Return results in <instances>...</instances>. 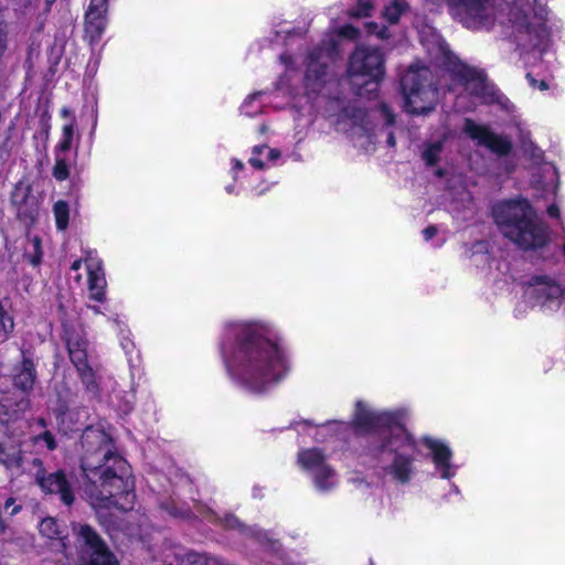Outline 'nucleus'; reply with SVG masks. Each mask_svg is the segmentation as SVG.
<instances>
[{
	"label": "nucleus",
	"mask_w": 565,
	"mask_h": 565,
	"mask_svg": "<svg viewBox=\"0 0 565 565\" xmlns=\"http://www.w3.org/2000/svg\"><path fill=\"white\" fill-rule=\"evenodd\" d=\"M99 520H100L102 524H105L106 516L105 515H99Z\"/></svg>",
	"instance_id": "obj_63"
},
{
	"label": "nucleus",
	"mask_w": 565,
	"mask_h": 565,
	"mask_svg": "<svg viewBox=\"0 0 565 565\" xmlns=\"http://www.w3.org/2000/svg\"><path fill=\"white\" fill-rule=\"evenodd\" d=\"M52 174L57 181H65L70 177V166L65 158L56 157Z\"/></svg>",
	"instance_id": "obj_32"
},
{
	"label": "nucleus",
	"mask_w": 565,
	"mask_h": 565,
	"mask_svg": "<svg viewBox=\"0 0 565 565\" xmlns=\"http://www.w3.org/2000/svg\"><path fill=\"white\" fill-rule=\"evenodd\" d=\"M11 202L17 210V216L25 227H31L38 220L40 213V202L38 196L32 193L30 184L20 181L15 184L11 193Z\"/></svg>",
	"instance_id": "obj_13"
},
{
	"label": "nucleus",
	"mask_w": 565,
	"mask_h": 565,
	"mask_svg": "<svg viewBox=\"0 0 565 565\" xmlns=\"http://www.w3.org/2000/svg\"><path fill=\"white\" fill-rule=\"evenodd\" d=\"M39 438L42 439L46 444V447L50 450H54L56 448L55 438L51 431H49V430L44 431L42 435H40Z\"/></svg>",
	"instance_id": "obj_37"
},
{
	"label": "nucleus",
	"mask_w": 565,
	"mask_h": 565,
	"mask_svg": "<svg viewBox=\"0 0 565 565\" xmlns=\"http://www.w3.org/2000/svg\"><path fill=\"white\" fill-rule=\"evenodd\" d=\"M268 157L270 160H276V159L280 158V151L278 149H270Z\"/></svg>",
	"instance_id": "obj_44"
},
{
	"label": "nucleus",
	"mask_w": 565,
	"mask_h": 565,
	"mask_svg": "<svg viewBox=\"0 0 565 565\" xmlns=\"http://www.w3.org/2000/svg\"><path fill=\"white\" fill-rule=\"evenodd\" d=\"M563 254L565 255V242H564V245H563Z\"/></svg>",
	"instance_id": "obj_64"
},
{
	"label": "nucleus",
	"mask_w": 565,
	"mask_h": 565,
	"mask_svg": "<svg viewBox=\"0 0 565 565\" xmlns=\"http://www.w3.org/2000/svg\"><path fill=\"white\" fill-rule=\"evenodd\" d=\"M263 322L233 323L226 329L222 353L228 373L254 393H263L286 372L282 352Z\"/></svg>",
	"instance_id": "obj_1"
},
{
	"label": "nucleus",
	"mask_w": 565,
	"mask_h": 565,
	"mask_svg": "<svg viewBox=\"0 0 565 565\" xmlns=\"http://www.w3.org/2000/svg\"><path fill=\"white\" fill-rule=\"evenodd\" d=\"M437 61L455 81L467 87L472 96L482 98L487 95L489 85L484 71L462 62L446 43L438 46Z\"/></svg>",
	"instance_id": "obj_7"
},
{
	"label": "nucleus",
	"mask_w": 565,
	"mask_h": 565,
	"mask_svg": "<svg viewBox=\"0 0 565 565\" xmlns=\"http://www.w3.org/2000/svg\"><path fill=\"white\" fill-rule=\"evenodd\" d=\"M21 509H22L21 505H14V508H12L10 514L15 515L17 513H19L21 511Z\"/></svg>",
	"instance_id": "obj_53"
},
{
	"label": "nucleus",
	"mask_w": 565,
	"mask_h": 565,
	"mask_svg": "<svg viewBox=\"0 0 565 565\" xmlns=\"http://www.w3.org/2000/svg\"><path fill=\"white\" fill-rule=\"evenodd\" d=\"M56 227L64 231L68 226L70 206L66 201L60 200L53 206Z\"/></svg>",
	"instance_id": "obj_29"
},
{
	"label": "nucleus",
	"mask_w": 565,
	"mask_h": 565,
	"mask_svg": "<svg viewBox=\"0 0 565 565\" xmlns=\"http://www.w3.org/2000/svg\"><path fill=\"white\" fill-rule=\"evenodd\" d=\"M64 340L66 342L70 360L75 367L88 363V341L82 333L76 332L73 329L66 328L64 330Z\"/></svg>",
	"instance_id": "obj_20"
},
{
	"label": "nucleus",
	"mask_w": 565,
	"mask_h": 565,
	"mask_svg": "<svg viewBox=\"0 0 565 565\" xmlns=\"http://www.w3.org/2000/svg\"><path fill=\"white\" fill-rule=\"evenodd\" d=\"M244 167L243 162L239 160H234V169L235 170H242Z\"/></svg>",
	"instance_id": "obj_51"
},
{
	"label": "nucleus",
	"mask_w": 565,
	"mask_h": 565,
	"mask_svg": "<svg viewBox=\"0 0 565 565\" xmlns=\"http://www.w3.org/2000/svg\"><path fill=\"white\" fill-rule=\"evenodd\" d=\"M398 0H391V9L397 7Z\"/></svg>",
	"instance_id": "obj_61"
},
{
	"label": "nucleus",
	"mask_w": 565,
	"mask_h": 565,
	"mask_svg": "<svg viewBox=\"0 0 565 565\" xmlns=\"http://www.w3.org/2000/svg\"><path fill=\"white\" fill-rule=\"evenodd\" d=\"M14 503H15L14 498H8L6 503H4V508L6 509L14 508V505H15Z\"/></svg>",
	"instance_id": "obj_48"
},
{
	"label": "nucleus",
	"mask_w": 565,
	"mask_h": 565,
	"mask_svg": "<svg viewBox=\"0 0 565 565\" xmlns=\"http://www.w3.org/2000/svg\"><path fill=\"white\" fill-rule=\"evenodd\" d=\"M298 463L312 473L316 487L320 491H328L334 483L330 480L334 476V470L327 465L326 456L319 448L301 450L298 454Z\"/></svg>",
	"instance_id": "obj_12"
},
{
	"label": "nucleus",
	"mask_w": 565,
	"mask_h": 565,
	"mask_svg": "<svg viewBox=\"0 0 565 565\" xmlns=\"http://www.w3.org/2000/svg\"><path fill=\"white\" fill-rule=\"evenodd\" d=\"M39 531L42 536L50 540H58L61 542L60 552L66 557H70L68 544L66 542L67 535L64 534V529L58 524L57 520L51 516L42 519L39 524Z\"/></svg>",
	"instance_id": "obj_25"
},
{
	"label": "nucleus",
	"mask_w": 565,
	"mask_h": 565,
	"mask_svg": "<svg viewBox=\"0 0 565 565\" xmlns=\"http://www.w3.org/2000/svg\"><path fill=\"white\" fill-rule=\"evenodd\" d=\"M409 412L407 408L402 407L391 411V448L398 443H403L408 450L416 448V439L406 427Z\"/></svg>",
	"instance_id": "obj_17"
},
{
	"label": "nucleus",
	"mask_w": 565,
	"mask_h": 565,
	"mask_svg": "<svg viewBox=\"0 0 565 565\" xmlns=\"http://www.w3.org/2000/svg\"><path fill=\"white\" fill-rule=\"evenodd\" d=\"M422 444L429 449L431 460L436 470L439 471L440 477L447 480L452 478L455 476V470L451 465L452 451L449 446L430 436L423 437Z\"/></svg>",
	"instance_id": "obj_15"
},
{
	"label": "nucleus",
	"mask_w": 565,
	"mask_h": 565,
	"mask_svg": "<svg viewBox=\"0 0 565 565\" xmlns=\"http://www.w3.org/2000/svg\"><path fill=\"white\" fill-rule=\"evenodd\" d=\"M521 13H522V20H521L522 23L525 25H529L530 24L529 12L521 10Z\"/></svg>",
	"instance_id": "obj_47"
},
{
	"label": "nucleus",
	"mask_w": 565,
	"mask_h": 565,
	"mask_svg": "<svg viewBox=\"0 0 565 565\" xmlns=\"http://www.w3.org/2000/svg\"><path fill=\"white\" fill-rule=\"evenodd\" d=\"M86 391L96 395L98 393V384L96 382L95 372L88 363L75 367Z\"/></svg>",
	"instance_id": "obj_28"
},
{
	"label": "nucleus",
	"mask_w": 565,
	"mask_h": 565,
	"mask_svg": "<svg viewBox=\"0 0 565 565\" xmlns=\"http://www.w3.org/2000/svg\"><path fill=\"white\" fill-rule=\"evenodd\" d=\"M326 425H340L345 428H352L359 435L379 434L388 427V414L385 412H375L367 407L362 401H358L351 422L339 423L332 420L328 422Z\"/></svg>",
	"instance_id": "obj_10"
},
{
	"label": "nucleus",
	"mask_w": 565,
	"mask_h": 565,
	"mask_svg": "<svg viewBox=\"0 0 565 565\" xmlns=\"http://www.w3.org/2000/svg\"><path fill=\"white\" fill-rule=\"evenodd\" d=\"M390 118H391V126H392L395 122V115L392 111H391Z\"/></svg>",
	"instance_id": "obj_62"
},
{
	"label": "nucleus",
	"mask_w": 565,
	"mask_h": 565,
	"mask_svg": "<svg viewBox=\"0 0 565 565\" xmlns=\"http://www.w3.org/2000/svg\"><path fill=\"white\" fill-rule=\"evenodd\" d=\"M4 50H6L4 32L0 28V55L4 52Z\"/></svg>",
	"instance_id": "obj_43"
},
{
	"label": "nucleus",
	"mask_w": 565,
	"mask_h": 565,
	"mask_svg": "<svg viewBox=\"0 0 565 565\" xmlns=\"http://www.w3.org/2000/svg\"><path fill=\"white\" fill-rule=\"evenodd\" d=\"M73 531L76 536V565H119L116 555L90 525L74 524Z\"/></svg>",
	"instance_id": "obj_6"
},
{
	"label": "nucleus",
	"mask_w": 565,
	"mask_h": 565,
	"mask_svg": "<svg viewBox=\"0 0 565 565\" xmlns=\"http://www.w3.org/2000/svg\"><path fill=\"white\" fill-rule=\"evenodd\" d=\"M33 247V254L25 253V257L33 266H39L42 262V241L39 236H34L31 239Z\"/></svg>",
	"instance_id": "obj_34"
},
{
	"label": "nucleus",
	"mask_w": 565,
	"mask_h": 565,
	"mask_svg": "<svg viewBox=\"0 0 565 565\" xmlns=\"http://www.w3.org/2000/svg\"><path fill=\"white\" fill-rule=\"evenodd\" d=\"M28 405H29V401H26V399H21V402L19 403L21 411H23V408L26 407Z\"/></svg>",
	"instance_id": "obj_54"
},
{
	"label": "nucleus",
	"mask_w": 565,
	"mask_h": 565,
	"mask_svg": "<svg viewBox=\"0 0 565 565\" xmlns=\"http://www.w3.org/2000/svg\"><path fill=\"white\" fill-rule=\"evenodd\" d=\"M418 451V445L414 450H408L403 443H398L391 448L394 454L391 462V477L401 484H408L415 475V454Z\"/></svg>",
	"instance_id": "obj_14"
},
{
	"label": "nucleus",
	"mask_w": 565,
	"mask_h": 565,
	"mask_svg": "<svg viewBox=\"0 0 565 565\" xmlns=\"http://www.w3.org/2000/svg\"><path fill=\"white\" fill-rule=\"evenodd\" d=\"M399 86L407 114L427 116L436 109L440 98V78L429 66L409 65L401 76Z\"/></svg>",
	"instance_id": "obj_4"
},
{
	"label": "nucleus",
	"mask_w": 565,
	"mask_h": 565,
	"mask_svg": "<svg viewBox=\"0 0 565 565\" xmlns=\"http://www.w3.org/2000/svg\"><path fill=\"white\" fill-rule=\"evenodd\" d=\"M527 284L534 288L535 298L542 300L543 305L559 302L565 298V286L548 275H533Z\"/></svg>",
	"instance_id": "obj_16"
},
{
	"label": "nucleus",
	"mask_w": 565,
	"mask_h": 565,
	"mask_svg": "<svg viewBox=\"0 0 565 565\" xmlns=\"http://www.w3.org/2000/svg\"><path fill=\"white\" fill-rule=\"evenodd\" d=\"M81 264H82V260H81V259L75 260V262L72 264L71 269H73V270H77V269H79Z\"/></svg>",
	"instance_id": "obj_50"
},
{
	"label": "nucleus",
	"mask_w": 565,
	"mask_h": 565,
	"mask_svg": "<svg viewBox=\"0 0 565 565\" xmlns=\"http://www.w3.org/2000/svg\"><path fill=\"white\" fill-rule=\"evenodd\" d=\"M445 139H438L433 142H427L422 152V159L428 167H435L440 161V154L444 150Z\"/></svg>",
	"instance_id": "obj_27"
},
{
	"label": "nucleus",
	"mask_w": 565,
	"mask_h": 565,
	"mask_svg": "<svg viewBox=\"0 0 565 565\" xmlns=\"http://www.w3.org/2000/svg\"><path fill=\"white\" fill-rule=\"evenodd\" d=\"M31 465V473L45 493L60 494L61 501L66 505L74 502V493L64 470L49 472L40 458H33Z\"/></svg>",
	"instance_id": "obj_8"
},
{
	"label": "nucleus",
	"mask_w": 565,
	"mask_h": 565,
	"mask_svg": "<svg viewBox=\"0 0 565 565\" xmlns=\"http://www.w3.org/2000/svg\"><path fill=\"white\" fill-rule=\"evenodd\" d=\"M81 444L85 450L81 465L87 479L85 492L106 507L115 505L114 498L131 488L125 477L127 461L113 452L111 439L104 430L86 428Z\"/></svg>",
	"instance_id": "obj_2"
},
{
	"label": "nucleus",
	"mask_w": 565,
	"mask_h": 565,
	"mask_svg": "<svg viewBox=\"0 0 565 565\" xmlns=\"http://www.w3.org/2000/svg\"><path fill=\"white\" fill-rule=\"evenodd\" d=\"M224 561L220 558L209 557L205 555V563L204 565H223Z\"/></svg>",
	"instance_id": "obj_41"
},
{
	"label": "nucleus",
	"mask_w": 565,
	"mask_h": 565,
	"mask_svg": "<svg viewBox=\"0 0 565 565\" xmlns=\"http://www.w3.org/2000/svg\"><path fill=\"white\" fill-rule=\"evenodd\" d=\"M463 132L478 145L486 147L498 157H507L513 150V143L508 136L493 132L488 126L479 125L471 118L463 121Z\"/></svg>",
	"instance_id": "obj_11"
},
{
	"label": "nucleus",
	"mask_w": 565,
	"mask_h": 565,
	"mask_svg": "<svg viewBox=\"0 0 565 565\" xmlns=\"http://www.w3.org/2000/svg\"><path fill=\"white\" fill-rule=\"evenodd\" d=\"M492 216L502 235L520 250L532 253L535 262H557L558 247L552 244L550 226L529 199L519 195L499 201L492 206Z\"/></svg>",
	"instance_id": "obj_3"
},
{
	"label": "nucleus",
	"mask_w": 565,
	"mask_h": 565,
	"mask_svg": "<svg viewBox=\"0 0 565 565\" xmlns=\"http://www.w3.org/2000/svg\"><path fill=\"white\" fill-rule=\"evenodd\" d=\"M396 141H395V137L394 135L391 132V148H393L395 146Z\"/></svg>",
	"instance_id": "obj_60"
},
{
	"label": "nucleus",
	"mask_w": 565,
	"mask_h": 565,
	"mask_svg": "<svg viewBox=\"0 0 565 565\" xmlns=\"http://www.w3.org/2000/svg\"><path fill=\"white\" fill-rule=\"evenodd\" d=\"M384 54L372 46H359L350 56L348 65V84L354 95L375 99L380 81L384 78Z\"/></svg>",
	"instance_id": "obj_5"
},
{
	"label": "nucleus",
	"mask_w": 565,
	"mask_h": 565,
	"mask_svg": "<svg viewBox=\"0 0 565 565\" xmlns=\"http://www.w3.org/2000/svg\"><path fill=\"white\" fill-rule=\"evenodd\" d=\"M372 9V6L370 2H363L360 1L358 4V10L355 11L356 17H367L370 15V10Z\"/></svg>",
	"instance_id": "obj_38"
},
{
	"label": "nucleus",
	"mask_w": 565,
	"mask_h": 565,
	"mask_svg": "<svg viewBox=\"0 0 565 565\" xmlns=\"http://www.w3.org/2000/svg\"><path fill=\"white\" fill-rule=\"evenodd\" d=\"M363 118V113L361 110L356 111L355 119L348 118L347 116L339 121L340 125L344 127H349L347 132L355 142L356 147L369 150L370 146L374 143L373 135L369 132L366 127L362 124H359L356 120Z\"/></svg>",
	"instance_id": "obj_22"
},
{
	"label": "nucleus",
	"mask_w": 565,
	"mask_h": 565,
	"mask_svg": "<svg viewBox=\"0 0 565 565\" xmlns=\"http://www.w3.org/2000/svg\"><path fill=\"white\" fill-rule=\"evenodd\" d=\"M450 9H460L473 21L482 23L487 19L490 0H446Z\"/></svg>",
	"instance_id": "obj_24"
},
{
	"label": "nucleus",
	"mask_w": 565,
	"mask_h": 565,
	"mask_svg": "<svg viewBox=\"0 0 565 565\" xmlns=\"http://www.w3.org/2000/svg\"><path fill=\"white\" fill-rule=\"evenodd\" d=\"M169 513L172 514L173 516L180 515L179 511L175 508H172L171 510H169ZM181 516H184V515L181 514Z\"/></svg>",
	"instance_id": "obj_55"
},
{
	"label": "nucleus",
	"mask_w": 565,
	"mask_h": 565,
	"mask_svg": "<svg viewBox=\"0 0 565 565\" xmlns=\"http://www.w3.org/2000/svg\"><path fill=\"white\" fill-rule=\"evenodd\" d=\"M75 132V119L63 127V140L57 147L60 152H67L72 148L73 137Z\"/></svg>",
	"instance_id": "obj_31"
},
{
	"label": "nucleus",
	"mask_w": 565,
	"mask_h": 565,
	"mask_svg": "<svg viewBox=\"0 0 565 565\" xmlns=\"http://www.w3.org/2000/svg\"><path fill=\"white\" fill-rule=\"evenodd\" d=\"M209 512L215 519L216 522L222 524L227 530H237L239 533L254 539L260 544L270 543L274 545L277 543L275 541H271L265 531L244 524L232 513L225 514L224 518H218L216 513L213 512L212 510H210Z\"/></svg>",
	"instance_id": "obj_19"
},
{
	"label": "nucleus",
	"mask_w": 565,
	"mask_h": 565,
	"mask_svg": "<svg viewBox=\"0 0 565 565\" xmlns=\"http://www.w3.org/2000/svg\"><path fill=\"white\" fill-rule=\"evenodd\" d=\"M438 228L436 225H428L422 232L425 241H430L437 235Z\"/></svg>",
	"instance_id": "obj_39"
},
{
	"label": "nucleus",
	"mask_w": 565,
	"mask_h": 565,
	"mask_svg": "<svg viewBox=\"0 0 565 565\" xmlns=\"http://www.w3.org/2000/svg\"><path fill=\"white\" fill-rule=\"evenodd\" d=\"M71 114V110L68 108H63L62 109V116L66 117Z\"/></svg>",
	"instance_id": "obj_57"
},
{
	"label": "nucleus",
	"mask_w": 565,
	"mask_h": 565,
	"mask_svg": "<svg viewBox=\"0 0 565 565\" xmlns=\"http://www.w3.org/2000/svg\"><path fill=\"white\" fill-rule=\"evenodd\" d=\"M174 559L178 565H204L205 554L194 551L179 552L174 554Z\"/></svg>",
	"instance_id": "obj_30"
},
{
	"label": "nucleus",
	"mask_w": 565,
	"mask_h": 565,
	"mask_svg": "<svg viewBox=\"0 0 565 565\" xmlns=\"http://www.w3.org/2000/svg\"><path fill=\"white\" fill-rule=\"evenodd\" d=\"M435 174H436L438 178H443V177H445L446 171H445V169L439 168V169H437V170H436Z\"/></svg>",
	"instance_id": "obj_52"
},
{
	"label": "nucleus",
	"mask_w": 565,
	"mask_h": 565,
	"mask_svg": "<svg viewBox=\"0 0 565 565\" xmlns=\"http://www.w3.org/2000/svg\"><path fill=\"white\" fill-rule=\"evenodd\" d=\"M36 376V370L32 359L25 356L23 353V359L20 365L15 367L13 386L21 392L29 394L34 387Z\"/></svg>",
	"instance_id": "obj_21"
},
{
	"label": "nucleus",
	"mask_w": 565,
	"mask_h": 565,
	"mask_svg": "<svg viewBox=\"0 0 565 565\" xmlns=\"http://www.w3.org/2000/svg\"><path fill=\"white\" fill-rule=\"evenodd\" d=\"M382 13H383L384 15L388 14V4H384V6H383Z\"/></svg>",
	"instance_id": "obj_59"
},
{
	"label": "nucleus",
	"mask_w": 565,
	"mask_h": 565,
	"mask_svg": "<svg viewBox=\"0 0 565 565\" xmlns=\"http://www.w3.org/2000/svg\"><path fill=\"white\" fill-rule=\"evenodd\" d=\"M332 53L330 47H316L308 53L305 84L309 93L320 94L324 86L331 83L328 61L331 60Z\"/></svg>",
	"instance_id": "obj_9"
},
{
	"label": "nucleus",
	"mask_w": 565,
	"mask_h": 565,
	"mask_svg": "<svg viewBox=\"0 0 565 565\" xmlns=\"http://www.w3.org/2000/svg\"><path fill=\"white\" fill-rule=\"evenodd\" d=\"M0 463L6 468H22L23 456L20 446L13 441H0Z\"/></svg>",
	"instance_id": "obj_26"
},
{
	"label": "nucleus",
	"mask_w": 565,
	"mask_h": 565,
	"mask_svg": "<svg viewBox=\"0 0 565 565\" xmlns=\"http://www.w3.org/2000/svg\"><path fill=\"white\" fill-rule=\"evenodd\" d=\"M532 10L535 18L542 21L546 20L548 10L545 0H533Z\"/></svg>",
	"instance_id": "obj_35"
},
{
	"label": "nucleus",
	"mask_w": 565,
	"mask_h": 565,
	"mask_svg": "<svg viewBox=\"0 0 565 565\" xmlns=\"http://www.w3.org/2000/svg\"><path fill=\"white\" fill-rule=\"evenodd\" d=\"M86 264L88 270V289L90 292V298L98 302H104L106 300L105 288L107 282L103 271L102 263L97 262L96 264H92L89 260H86Z\"/></svg>",
	"instance_id": "obj_23"
},
{
	"label": "nucleus",
	"mask_w": 565,
	"mask_h": 565,
	"mask_svg": "<svg viewBox=\"0 0 565 565\" xmlns=\"http://www.w3.org/2000/svg\"><path fill=\"white\" fill-rule=\"evenodd\" d=\"M398 22V17L391 13V25L396 24Z\"/></svg>",
	"instance_id": "obj_56"
},
{
	"label": "nucleus",
	"mask_w": 565,
	"mask_h": 565,
	"mask_svg": "<svg viewBox=\"0 0 565 565\" xmlns=\"http://www.w3.org/2000/svg\"><path fill=\"white\" fill-rule=\"evenodd\" d=\"M525 77H526L529 84L531 85V87L539 88L540 90L548 89V84L546 83V81H544V79L537 81L533 77V75L531 73H526Z\"/></svg>",
	"instance_id": "obj_36"
},
{
	"label": "nucleus",
	"mask_w": 565,
	"mask_h": 565,
	"mask_svg": "<svg viewBox=\"0 0 565 565\" xmlns=\"http://www.w3.org/2000/svg\"><path fill=\"white\" fill-rule=\"evenodd\" d=\"M108 0H90L85 14V31L92 40L98 39L106 26Z\"/></svg>",
	"instance_id": "obj_18"
},
{
	"label": "nucleus",
	"mask_w": 565,
	"mask_h": 565,
	"mask_svg": "<svg viewBox=\"0 0 565 565\" xmlns=\"http://www.w3.org/2000/svg\"><path fill=\"white\" fill-rule=\"evenodd\" d=\"M381 109L385 116V124H388V106L385 103H382Z\"/></svg>",
	"instance_id": "obj_46"
},
{
	"label": "nucleus",
	"mask_w": 565,
	"mask_h": 565,
	"mask_svg": "<svg viewBox=\"0 0 565 565\" xmlns=\"http://www.w3.org/2000/svg\"><path fill=\"white\" fill-rule=\"evenodd\" d=\"M13 318L4 310L3 305L0 302V338L6 339L7 335L13 330Z\"/></svg>",
	"instance_id": "obj_33"
},
{
	"label": "nucleus",
	"mask_w": 565,
	"mask_h": 565,
	"mask_svg": "<svg viewBox=\"0 0 565 565\" xmlns=\"http://www.w3.org/2000/svg\"><path fill=\"white\" fill-rule=\"evenodd\" d=\"M547 214L548 216L553 217V218H558L559 215H561V211H559V207L556 205V204H551L548 207H547Z\"/></svg>",
	"instance_id": "obj_40"
},
{
	"label": "nucleus",
	"mask_w": 565,
	"mask_h": 565,
	"mask_svg": "<svg viewBox=\"0 0 565 565\" xmlns=\"http://www.w3.org/2000/svg\"><path fill=\"white\" fill-rule=\"evenodd\" d=\"M265 148H267V146H265V145H263V146H255L254 149H253V152L256 153V154H260Z\"/></svg>",
	"instance_id": "obj_49"
},
{
	"label": "nucleus",
	"mask_w": 565,
	"mask_h": 565,
	"mask_svg": "<svg viewBox=\"0 0 565 565\" xmlns=\"http://www.w3.org/2000/svg\"><path fill=\"white\" fill-rule=\"evenodd\" d=\"M249 163H250L254 168H256V169H258V170H262V169H264V167H265V163H264L260 159H257V158H250V159H249Z\"/></svg>",
	"instance_id": "obj_42"
},
{
	"label": "nucleus",
	"mask_w": 565,
	"mask_h": 565,
	"mask_svg": "<svg viewBox=\"0 0 565 565\" xmlns=\"http://www.w3.org/2000/svg\"><path fill=\"white\" fill-rule=\"evenodd\" d=\"M260 95L259 92L253 93L244 102V106H247L249 103H252L255 98H257Z\"/></svg>",
	"instance_id": "obj_45"
},
{
	"label": "nucleus",
	"mask_w": 565,
	"mask_h": 565,
	"mask_svg": "<svg viewBox=\"0 0 565 565\" xmlns=\"http://www.w3.org/2000/svg\"><path fill=\"white\" fill-rule=\"evenodd\" d=\"M267 130H268V127H267L266 125H262V126L259 127V131H260V134H265V132H267Z\"/></svg>",
	"instance_id": "obj_58"
}]
</instances>
